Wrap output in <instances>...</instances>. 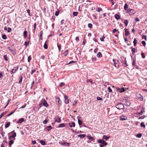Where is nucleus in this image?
<instances>
[{
  "label": "nucleus",
  "mask_w": 147,
  "mask_h": 147,
  "mask_svg": "<svg viewBox=\"0 0 147 147\" xmlns=\"http://www.w3.org/2000/svg\"><path fill=\"white\" fill-rule=\"evenodd\" d=\"M116 107L118 109H123L124 107V104L122 103H120L117 104Z\"/></svg>",
  "instance_id": "1"
},
{
  "label": "nucleus",
  "mask_w": 147,
  "mask_h": 147,
  "mask_svg": "<svg viewBox=\"0 0 147 147\" xmlns=\"http://www.w3.org/2000/svg\"><path fill=\"white\" fill-rule=\"evenodd\" d=\"M113 61L114 62V65L117 68L119 67V62L117 60H115L114 59H113Z\"/></svg>",
  "instance_id": "2"
},
{
  "label": "nucleus",
  "mask_w": 147,
  "mask_h": 147,
  "mask_svg": "<svg viewBox=\"0 0 147 147\" xmlns=\"http://www.w3.org/2000/svg\"><path fill=\"white\" fill-rule=\"evenodd\" d=\"M116 89L119 92H120V93L122 92H124L125 91V89L126 88H120L118 87H117L116 88Z\"/></svg>",
  "instance_id": "3"
},
{
  "label": "nucleus",
  "mask_w": 147,
  "mask_h": 147,
  "mask_svg": "<svg viewBox=\"0 0 147 147\" xmlns=\"http://www.w3.org/2000/svg\"><path fill=\"white\" fill-rule=\"evenodd\" d=\"M127 12L130 15H133L135 13L134 10L133 9H129Z\"/></svg>",
  "instance_id": "4"
},
{
  "label": "nucleus",
  "mask_w": 147,
  "mask_h": 147,
  "mask_svg": "<svg viewBox=\"0 0 147 147\" xmlns=\"http://www.w3.org/2000/svg\"><path fill=\"white\" fill-rule=\"evenodd\" d=\"M18 67H14L11 71V74L15 73L18 70Z\"/></svg>",
  "instance_id": "5"
},
{
  "label": "nucleus",
  "mask_w": 147,
  "mask_h": 147,
  "mask_svg": "<svg viewBox=\"0 0 147 147\" xmlns=\"http://www.w3.org/2000/svg\"><path fill=\"white\" fill-rule=\"evenodd\" d=\"M24 121V118H21L18 121H17L16 122L17 124L21 123L22 122H23Z\"/></svg>",
  "instance_id": "6"
},
{
  "label": "nucleus",
  "mask_w": 147,
  "mask_h": 147,
  "mask_svg": "<svg viewBox=\"0 0 147 147\" xmlns=\"http://www.w3.org/2000/svg\"><path fill=\"white\" fill-rule=\"evenodd\" d=\"M64 97L65 98V104H67L69 102V99L68 98V97L66 96V95L64 96Z\"/></svg>",
  "instance_id": "7"
},
{
  "label": "nucleus",
  "mask_w": 147,
  "mask_h": 147,
  "mask_svg": "<svg viewBox=\"0 0 147 147\" xmlns=\"http://www.w3.org/2000/svg\"><path fill=\"white\" fill-rule=\"evenodd\" d=\"M59 144L63 146H69L70 144V143H68L67 142H61V143H60Z\"/></svg>",
  "instance_id": "8"
},
{
  "label": "nucleus",
  "mask_w": 147,
  "mask_h": 147,
  "mask_svg": "<svg viewBox=\"0 0 147 147\" xmlns=\"http://www.w3.org/2000/svg\"><path fill=\"white\" fill-rule=\"evenodd\" d=\"M69 125L70 127H74L75 126V123L74 122H71L69 123Z\"/></svg>",
  "instance_id": "9"
},
{
  "label": "nucleus",
  "mask_w": 147,
  "mask_h": 147,
  "mask_svg": "<svg viewBox=\"0 0 147 147\" xmlns=\"http://www.w3.org/2000/svg\"><path fill=\"white\" fill-rule=\"evenodd\" d=\"M120 119L121 120H126L127 119V117L125 116L122 115L120 116Z\"/></svg>",
  "instance_id": "10"
},
{
  "label": "nucleus",
  "mask_w": 147,
  "mask_h": 147,
  "mask_svg": "<svg viewBox=\"0 0 147 147\" xmlns=\"http://www.w3.org/2000/svg\"><path fill=\"white\" fill-rule=\"evenodd\" d=\"M48 104L47 101L45 100H44L42 102V105L46 107H47L48 106Z\"/></svg>",
  "instance_id": "11"
},
{
  "label": "nucleus",
  "mask_w": 147,
  "mask_h": 147,
  "mask_svg": "<svg viewBox=\"0 0 147 147\" xmlns=\"http://www.w3.org/2000/svg\"><path fill=\"white\" fill-rule=\"evenodd\" d=\"M110 136L107 137L106 135H104L103 136L102 139L105 140H107L108 139L110 138Z\"/></svg>",
  "instance_id": "12"
},
{
  "label": "nucleus",
  "mask_w": 147,
  "mask_h": 147,
  "mask_svg": "<svg viewBox=\"0 0 147 147\" xmlns=\"http://www.w3.org/2000/svg\"><path fill=\"white\" fill-rule=\"evenodd\" d=\"M125 35L127 36L130 34L127 28L125 29Z\"/></svg>",
  "instance_id": "13"
},
{
  "label": "nucleus",
  "mask_w": 147,
  "mask_h": 147,
  "mask_svg": "<svg viewBox=\"0 0 147 147\" xmlns=\"http://www.w3.org/2000/svg\"><path fill=\"white\" fill-rule=\"evenodd\" d=\"M56 101L57 102L58 105L59 106L61 104V101L59 98H58L56 99Z\"/></svg>",
  "instance_id": "14"
},
{
  "label": "nucleus",
  "mask_w": 147,
  "mask_h": 147,
  "mask_svg": "<svg viewBox=\"0 0 147 147\" xmlns=\"http://www.w3.org/2000/svg\"><path fill=\"white\" fill-rule=\"evenodd\" d=\"M107 143L104 140V142H102V144H99V146H104L107 145Z\"/></svg>",
  "instance_id": "15"
},
{
  "label": "nucleus",
  "mask_w": 147,
  "mask_h": 147,
  "mask_svg": "<svg viewBox=\"0 0 147 147\" xmlns=\"http://www.w3.org/2000/svg\"><path fill=\"white\" fill-rule=\"evenodd\" d=\"M130 102L128 101H127L125 103V105L127 106H129L130 105Z\"/></svg>",
  "instance_id": "16"
},
{
  "label": "nucleus",
  "mask_w": 147,
  "mask_h": 147,
  "mask_svg": "<svg viewBox=\"0 0 147 147\" xmlns=\"http://www.w3.org/2000/svg\"><path fill=\"white\" fill-rule=\"evenodd\" d=\"M137 96L138 98L141 100H142L143 99V96L140 94L137 95Z\"/></svg>",
  "instance_id": "17"
},
{
  "label": "nucleus",
  "mask_w": 147,
  "mask_h": 147,
  "mask_svg": "<svg viewBox=\"0 0 147 147\" xmlns=\"http://www.w3.org/2000/svg\"><path fill=\"white\" fill-rule=\"evenodd\" d=\"M114 17L117 20L119 19L120 18V16L119 15L117 14H115V15Z\"/></svg>",
  "instance_id": "18"
},
{
  "label": "nucleus",
  "mask_w": 147,
  "mask_h": 147,
  "mask_svg": "<svg viewBox=\"0 0 147 147\" xmlns=\"http://www.w3.org/2000/svg\"><path fill=\"white\" fill-rule=\"evenodd\" d=\"M13 133V134L11 136L12 138H15V137L16 136V133L15 132H14V130H13L12 132H10V133Z\"/></svg>",
  "instance_id": "19"
},
{
  "label": "nucleus",
  "mask_w": 147,
  "mask_h": 147,
  "mask_svg": "<svg viewBox=\"0 0 147 147\" xmlns=\"http://www.w3.org/2000/svg\"><path fill=\"white\" fill-rule=\"evenodd\" d=\"M87 137L89 140H94V139L92 137L90 134H88L87 136Z\"/></svg>",
  "instance_id": "20"
},
{
  "label": "nucleus",
  "mask_w": 147,
  "mask_h": 147,
  "mask_svg": "<svg viewBox=\"0 0 147 147\" xmlns=\"http://www.w3.org/2000/svg\"><path fill=\"white\" fill-rule=\"evenodd\" d=\"M10 123L9 122H7L5 125V128H6L8 127L10 125Z\"/></svg>",
  "instance_id": "21"
},
{
  "label": "nucleus",
  "mask_w": 147,
  "mask_h": 147,
  "mask_svg": "<svg viewBox=\"0 0 147 147\" xmlns=\"http://www.w3.org/2000/svg\"><path fill=\"white\" fill-rule=\"evenodd\" d=\"M138 41V40L136 39V38H135L134 39L133 42L134 46H136Z\"/></svg>",
  "instance_id": "22"
},
{
  "label": "nucleus",
  "mask_w": 147,
  "mask_h": 147,
  "mask_svg": "<svg viewBox=\"0 0 147 147\" xmlns=\"http://www.w3.org/2000/svg\"><path fill=\"white\" fill-rule=\"evenodd\" d=\"M23 36L24 38H26L27 36V31L26 30L24 31L23 33Z\"/></svg>",
  "instance_id": "23"
},
{
  "label": "nucleus",
  "mask_w": 147,
  "mask_h": 147,
  "mask_svg": "<svg viewBox=\"0 0 147 147\" xmlns=\"http://www.w3.org/2000/svg\"><path fill=\"white\" fill-rule=\"evenodd\" d=\"M65 123H62L61 124L59 125V126L58 127H65Z\"/></svg>",
  "instance_id": "24"
},
{
  "label": "nucleus",
  "mask_w": 147,
  "mask_h": 147,
  "mask_svg": "<svg viewBox=\"0 0 147 147\" xmlns=\"http://www.w3.org/2000/svg\"><path fill=\"white\" fill-rule=\"evenodd\" d=\"M40 142L41 144H42V145H45L46 144L45 142L44 141H43V140H41L40 141Z\"/></svg>",
  "instance_id": "25"
},
{
  "label": "nucleus",
  "mask_w": 147,
  "mask_h": 147,
  "mask_svg": "<svg viewBox=\"0 0 147 147\" xmlns=\"http://www.w3.org/2000/svg\"><path fill=\"white\" fill-rule=\"evenodd\" d=\"M78 137L80 138H84L85 136V134H80L78 135Z\"/></svg>",
  "instance_id": "26"
},
{
  "label": "nucleus",
  "mask_w": 147,
  "mask_h": 147,
  "mask_svg": "<svg viewBox=\"0 0 147 147\" xmlns=\"http://www.w3.org/2000/svg\"><path fill=\"white\" fill-rule=\"evenodd\" d=\"M122 62L123 63V64L125 65L126 66H128V65H127V61L125 59L124 60H123Z\"/></svg>",
  "instance_id": "27"
},
{
  "label": "nucleus",
  "mask_w": 147,
  "mask_h": 147,
  "mask_svg": "<svg viewBox=\"0 0 147 147\" xmlns=\"http://www.w3.org/2000/svg\"><path fill=\"white\" fill-rule=\"evenodd\" d=\"M16 109H16L14 110L11 111L9 114H8L7 115V117H9V116H10L12 114H13L15 112V111L16 110Z\"/></svg>",
  "instance_id": "28"
},
{
  "label": "nucleus",
  "mask_w": 147,
  "mask_h": 147,
  "mask_svg": "<svg viewBox=\"0 0 147 147\" xmlns=\"http://www.w3.org/2000/svg\"><path fill=\"white\" fill-rule=\"evenodd\" d=\"M97 56L98 57H102V55L100 52L98 53L97 55Z\"/></svg>",
  "instance_id": "29"
},
{
  "label": "nucleus",
  "mask_w": 147,
  "mask_h": 147,
  "mask_svg": "<svg viewBox=\"0 0 147 147\" xmlns=\"http://www.w3.org/2000/svg\"><path fill=\"white\" fill-rule=\"evenodd\" d=\"M78 122L79 125H81L83 123V122L82 121L80 120V119H78Z\"/></svg>",
  "instance_id": "30"
},
{
  "label": "nucleus",
  "mask_w": 147,
  "mask_h": 147,
  "mask_svg": "<svg viewBox=\"0 0 147 147\" xmlns=\"http://www.w3.org/2000/svg\"><path fill=\"white\" fill-rule=\"evenodd\" d=\"M76 62H77L76 61H70L69 63L67 64H66V65H68L70 64L71 63H76Z\"/></svg>",
  "instance_id": "31"
},
{
  "label": "nucleus",
  "mask_w": 147,
  "mask_h": 147,
  "mask_svg": "<svg viewBox=\"0 0 147 147\" xmlns=\"http://www.w3.org/2000/svg\"><path fill=\"white\" fill-rule=\"evenodd\" d=\"M128 5H127V4H125V5H124V9L125 10H127V9H128Z\"/></svg>",
  "instance_id": "32"
},
{
  "label": "nucleus",
  "mask_w": 147,
  "mask_h": 147,
  "mask_svg": "<svg viewBox=\"0 0 147 147\" xmlns=\"http://www.w3.org/2000/svg\"><path fill=\"white\" fill-rule=\"evenodd\" d=\"M104 140L102 139H100L98 141V142L100 144H102V142H104Z\"/></svg>",
  "instance_id": "33"
},
{
  "label": "nucleus",
  "mask_w": 147,
  "mask_h": 147,
  "mask_svg": "<svg viewBox=\"0 0 147 147\" xmlns=\"http://www.w3.org/2000/svg\"><path fill=\"white\" fill-rule=\"evenodd\" d=\"M142 136V134L141 133H139L136 135V136L138 138H140Z\"/></svg>",
  "instance_id": "34"
},
{
  "label": "nucleus",
  "mask_w": 147,
  "mask_h": 147,
  "mask_svg": "<svg viewBox=\"0 0 147 147\" xmlns=\"http://www.w3.org/2000/svg\"><path fill=\"white\" fill-rule=\"evenodd\" d=\"M144 111V109L142 108L141 110V111L138 113L140 115H142Z\"/></svg>",
  "instance_id": "35"
},
{
  "label": "nucleus",
  "mask_w": 147,
  "mask_h": 147,
  "mask_svg": "<svg viewBox=\"0 0 147 147\" xmlns=\"http://www.w3.org/2000/svg\"><path fill=\"white\" fill-rule=\"evenodd\" d=\"M57 45L58 48L59 50V52H60L61 51V45H59L58 43L57 44Z\"/></svg>",
  "instance_id": "36"
},
{
  "label": "nucleus",
  "mask_w": 147,
  "mask_h": 147,
  "mask_svg": "<svg viewBox=\"0 0 147 147\" xmlns=\"http://www.w3.org/2000/svg\"><path fill=\"white\" fill-rule=\"evenodd\" d=\"M13 143V141L12 140H10L9 142V144L10 146Z\"/></svg>",
  "instance_id": "37"
},
{
  "label": "nucleus",
  "mask_w": 147,
  "mask_h": 147,
  "mask_svg": "<svg viewBox=\"0 0 147 147\" xmlns=\"http://www.w3.org/2000/svg\"><path fill=\"white\" fill-rule=\"evenodd\" d=\"M40 39L42 40V31H40Z\"/></svg>",
  "instance_id": "38"
},
{
  "label": "nucleus",
  "mask_w": 147,
  "mask_h": 147,
  "mask_svg": "<svg viewBox=\"0 0 147 147\" xmlns=\"http://www.w3.org/2000/svg\"><path fill=\"white\" fill-rule=\"evenodd\" d=\"M140 125L141 127H143L144 128L145 127V125L144 124V123L143 122H142L140 124Z\"/></svg>",
  "instance_id": "39"
},
{
  "label": "nucleus",
  "mask_w": 147,
  "mask_h": 147,
  "mask_svg": "<svg viewBox=\"0 0 147 147\" xmlns=\"http://www.w3.org/2000/svg\"><path fill=\"white\" fill-rule=\"evenodd\" d=\"M47 129L48 131H50L52 129V127L51 126L49 125V126H48L47 127Z\"/></svg>",
  "instance_id": "40"
},
{
  "label": "nucleus",
  "mask_w": 147,
  "mask_h": 147,
  "mask_svg": "<svg viewBox=\"0 0 147 147\" xmlns=\"http://www.w3.org/2000/svg\"><path fill=\"white\" fill-rule=\"evenodd\" d=\"M6 112L5 111V112H3L0 115V119L4 115H5V113H6Z\"/></svg>",
  "instance_id": "41"
},
{
  "label": "nucleus",
  "mask_w": 147,
  "mask_h": 147,
  "mask_svg": "<svg viewBox=\"0 0 147 147\" xmlns=\"http://www.w3.org/2000/svg\"><path fill=\"white\" fill-rule=\"evenodd\" d=\"M78 13V12L74 11L73 13V15L74 16H77Z\"/></svg>",
  "instance_id": "42"
},
{
  "label": "nucleus",
  "mask_w": 147,
  "mask_h": 147,
  "mask_svg": "<svg viewBox=\"0 0 147 147\" xmlns=\"http://www.w3.org/2000/svg\"><path fill=\"white\" fill-rule=\"evenodd\" d=\"M68 54V50H66L63 53V55L65 56H66Z\"/></svg>",
  "instance_id": "43"
},
{
  "label": "nucleus",
  "mask_w": 147,
  "mask_h": 147,
  "mask_svg": "<svg viewBox=\"0 0 147 147\" xmlns=\"http://www.w3.org/2000/svg\"><path fill=\"white\" fill-rule=\"evenodd\" d=\"M124 23L126 26H127L128 24V21L127 20H125L124 22Z\"/></svg>",
  "instance_id": "44"
},
{
  "label": "nucleus",
  "mask_w": 147,
  "mask_h": 147,
  "mask_svg": "<svg viewBox=\"0 0 147 147\" xmlns=\"http://www.w3.org/2000/svg\"><path fill=\"white\" fill-rule=\"evenodd\" d=\"M131 48H132L131 50L132 52L133 53H135V48H132V47H131Z\"/></svg>",
  "instance_id": "45"
},
{
  "label": "nucleus",
  "mask_w": 147,
  "mask_h": 147,
  "mask_svg": "<svg viewBox=\"0 0 147 147\" xmlns=\"http://www.w3.org/2000/svg\"><path fill=\"white\" fill-rule=\"evenodd\" d=\"M88 27L90 28H92V25L91 23H89L88 24Z\"/></svg>",
  "instance_id": "46"
},
{
  "label": "nucleus",
  "mask_w": 147,
  "mask_h": 147,
  "mask_svg": "<svg viewBox=\"0 0 147 147\" xmlns=\"http://www.w3.org/2000/svg\"><path fill=\"white\" fill-rule=\"evenodd\" d=\"M3 58L5 61H7L8 60L7 57L6 55H4Z\"/></svg>",
  "instance_id": "47"
},
{
  "label": "nucleus",
  "mask_w": 147,
  "mask_h": 147,
  "mask_svg": "<svg viewBox=\"0 0 147 147\" xmlns=\"http://www.w3.org/2000/svg\"><path fill=\"white\" fill-rule=\"evenodd\" d=\"M32 59V57H31L30 56H29L28 58V62H30V61Z\"/></svg>",
  "instance_id": "48"
},
{
  "label": "nucleus",
  "mask_w": 147,
  "mask_h": 147,
  "mask_svg": "<svg viewBox=\"0 0 147 147\" xmlns=\"http://www.w3.org/2000/svg\"><path fill=\"white\" fill-rule=\"evenodd\" d=\"M59 11L57 10L55 12V15L56 16H58L59 13Z\"/></svg>",
  "instance_id": "49"
},
{
  "label": "nucleus",
  "mask_w": 147,
  "mask_h": 147,
  "mask_svg": "<svg viewBox=\"0 0 147 147\" xmlns=\"http://www.w3.org/2000/svg\"><path fill=\"white\" fill-rule=\"evenodd\" d=\"M61 120L60 119V117L59 118L58 120H55V122H57L58 123H60V122H61Z\"/></svg>",
  "instance_id": "50"
},
{
  "label": "nucleus",
  "mask_w": 147,
  "mask_h": 147,
  "mask_svg": "<svg viewBox=\"0 0 147 147\" xmlns=\"http://www.w3.org/2000/svg\"><path fill=\"white\" fill-rule=\"evenodd\" d=\"M142 43L143 45V46L145 47L146 45V43L144 41H142Z\"/></svg>",
  "instance_id": "51"
},
{
  "label": "nucleus",
  "mask_w": 147,
  "mask_h": 147,
  "mask_svg": "<svg viewBox=\"0 0 147 147\" xmlns=\"http://www.w3.org/2000/svg\"><path fill=\"white\" fill-rule=\"evenodd\" d=\"M36 70L35 69H32L31 70V75H32L33 73L35 72Z\"/></svg>",
  "instance_id": "52"
},
{
  "label": "nucleus",
  "mask_w": 147,
  "mask_h": 147,
  "mask_svg": "<svg viewBox=\"0 0 147 147\" xmlns=\"http://www.w3.org/2000/svg\"><path fill=\"white\" fill-rule=\"evenodd\" d=\"M2 38L4 39H5L7 38V36L5 34H4L2 35Z\"/></svg>",
  "instance_id": "53"
},
{
  "label": "nucleus",
  "mask_w": 147,
  "mask_h": 147,
  "mask_svg": "<svg viewBox=\"0 0 147 147\" xmlns=\"http://www.w3.org/2000/svg\"><path fill=\"white\" fill-rule=\"evenodd\" d=\"M20 80L19 81V83H20L21 82H22V76H20Z\"/></svg>",
  "instance_id": "54"
},
{
  "label": "nucleus",
  "mask_w": 147,
  "mask_h": 147,
  "mask_svg": "<svg viewBox=\"0 0 147 147\" xmlns=\"http://www.w3.org/2000/svg\"><path fill=\"white\" fill-rule=\"evenodd\" d=\"M133 61L132 62V65L133 66H135L136 65H135V61L134 59H133Z\"/></svg>",
  "instance_id": "55"
},
{
  "label": "nucleus",
  "mask_w": 147,
  "mask_h": 147,
  "mask_svg": "<svg viewBox=\"0 0 147 147\" xmlns=\"http://www.w3.org/2000/svg\"><path fill=\"white\" fill-rule=\"evenodd\" d=\"M44 47L45 49H47L48 48V46L47 44L45 43L44 45Z\"/></svg>",
  "instance_id": "56"
},
{
  "label": "nucleus",
  "mask_w": 147,
  "mask_h": 147,
  "mask_svg": "<svg viewBox=\"0 0 147 147\" xmlns=\"http://www.w3.org/2000/svg\"><path fill=\"white\" fill-rule=\"evenodd\" d=\"M142 38L144 39L145 40H146L147 37L146 35H143L142 36Z\"/></svg>",
  "instance_id": "57"
},
{
  "label": "nucleus",
  "mask_w": 147,
  "mask_h": 147,
  "mask_svg": "<svg viewBox=\"0 0 147 147\" xmlns=\"http://www.w3.org/2000/svg\"><path fill=\"white\" fill-rule=\"evenodd\" d=\"M141 55L142 56V58H144L145 57V56L144 55V53H142L141 54Z\"/></svg>",
  "instance_id": "58"
},
{
  "label": "nucleus",
  "mask_w": 147,
  "mask_h": 147,
  "mask_svg": "<svg viewBox=\"0 0 147 147\" xmlns=\"http://www.w3.org/2000/svg\"><path fill=\"white\" fill-rule=\"evenodd\" d=\"M11 29L10 28H8V30H7V32H10L11 31Z\"/></svg>",
  "instance_id": "59"
},
{
  "label": "nucleus",
  "mask_w": 147,
  "mask_h": 147,
  "mask_svg": "<svg viewBox=\"0 0 147 147\" xmlns=\"http://www.w3.org/2000/svg\"><path fill=\"white\" fill-rule=\"evenodd\" d=\"M86 82L87 83H88V82H90L92 84V81L91 80H87L86 81Z\"/></svg>",
  "instance_id": "60"
},
{
  "label": "nucleus",
  "mask_w": 147,
  "mask_h": 147,
  "mask_svg": "<svg viewBox=\"0 0 147 147\" xmlns=\"http://www.w3.org/2000/svg\"><path fill=\"white\" fill-rule=\"evenodd\" d=\"M135 21L137 22H138L140 21V19L136 17L135 18Z\"/></svg>",
  "instance_id": "61"
},
{
  "label": "nucleus",
  "mask_w": 147,
  "mask_h": 147,
  "mask_svg": "<svg viewBox=\"0 0 147 147\" xmlns=\"http://www.w3.org/2000/svg\"><path fill=\"white\" fill-rule=\"evenodd\" d=\"M145 116L143 115L141 116H140L139 117V119H143L145 117Z\"/></svg>",
  "instance_id": "62"
},
{
  "label": "nucleus",
  "mask_w": 147,
  "mask_h": 147,
  "mask_svg": "<svg viewBox=\"0 0 147 147\" xmlns=\"http://www.w3.org/2000/svg\"><path fill=\"white\" fill-rule=\"evenodd\" d=\"M108 91L109 92H112V90H111V88L110 87H108Z\"/></svg>",
  "instance_id": "63"
},
{
  "label": "nucleus",
  "mask_w": 147,
  "mask_h": 147,
  "mask_svg": "<svg viewBox=\"0 0 147 147\" xmlns=\"http://www.w3.org/2000/svg\"><path fill=\"white\" fill-rule=\"evenodd\" d=\"M47 119H45L43 121V123L44 124H46L47 123Z\"/></svg>",
  "instance_id": "64"
}]
</instances>
